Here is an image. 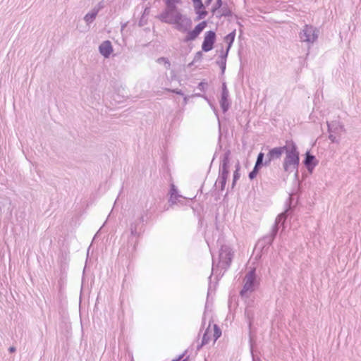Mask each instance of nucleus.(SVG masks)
<instances>
[{
    "label": "nucleus",
    "mask_w": 361,
    "mask_h": 361,
    "mask_svg": "<svg viewBox=\"0 0 361 361\" xmlns=\"http://www.w3.org/2000/svg\"><path fill=\"white\" fill-rule=\"evenodd\" d=\"M286 157L283 162V168L286 171H297L299 164V152L293 142H287L285 146Z\"/></svg>",
    "instance_id": "1"
},
{
    "label": "nucleus",
    "mask_w": 361,
    "mask_h": 361,
    "mask_svg": "<svg viewBox=\"0 0 361 361\" xmlns=\"http://www.w3.org/2000/svg\"><path fill=\"white\" fill-rule=\"evenodd\" d=\"M216 39V34L213 31H208L205 33L202 49L204 51H209L213 49Z\"/></svg>",
    "instance_id": "2"
},
{
    "label": "nucleus",
    "mask_w": 361,
    "mask_h": 361,
    "mask_svg": "<svg viewBox=\"0 0 361 361\" xmlns=\"http://www.w3.org/2000/svg\"><path fill=\"white\" fill-rule=\"evenodd\" d=\"M316 38V31L312 26L306 25L300 33V39L304 42H314Z\"/></svg>",
    "instance_id": "3"
},
{
    "label": "nucleus",
    "mask_w": 361,
    "mask_h": 361,
    "mask_svg": "<svg viewBox=\"0 0 361 361\" xmlns=\"http://www.w3.org/2000/svg\"><path fill=\"white\" fill-rule=\"evenodd\" d=\"M255 279V270L250 271L247 274H246L245 279H244V286L243 288L242 289L240 294L243 295L244 293H245L247 291L252 290L254 281Z\"/></svg>",
    "instance_id": "4"
},
{
    "label": "nucleus",
    "mask_w": 361,
    "mask_h": 361,
    "mask_svg": "<svg viewBox=\"0 0 361 361\" xmlns=\"http://www.w3.org/2000/svg\"><path fill=\"white\" fill-rule=\"evenodd\" d=\"M207 27V23L206 21H202V23H199L193 30L188 32L185 41H191L195 39L200 34V32Z\"/></svg>",
    "instance_id": "5"
},
{
    "label": "nucleus",
    "mask_w": 361,
    "mask_h": 361,
    "mask_svg": "<svg viewBox=\"0 0 361 361\" xmlns=\"http://www.w3.org/2000/svg\"><path fill=\"white\" fill-rule=\"evenodd\" d=\"M283 151H285V147H275L271 149L267 154L269 162H270L274 159L280 158Z\"/></svg>",
    "instance_id": "6"
},
{
    "label": "nucleus",
    "mask_w": 361,
    "mask_h": 361,
    "mask_svg": "<svg viewBox=\"0 0 361 361\" xmlns=\"http://www.w3.org/2000/svg\"><path fill=\"white\" fill-rule=\"evenodd\" d=\"M100 53L105 57H108L113 51L111 44L109 41L104 42L99 46Z\"/></svg>",
    "instance_id": "7"
},
{
    "label": "nucleus",
    "mask_w": 361,
    "mask_h": 361,
    "mask_svg": "<svg viewBox=\"0 0 361 361\" xmlns=\"http://www.w3.org/2000/svg\"><path fill=\"white\" fill-rule=\"evenodd\" d=\"M194 7L196 11V13L199 16V18H204L207 12L204 9V6L201 0L193 2Z\"/></svg>",
    "instance_id": "8"
},
{
    "label": "nucleus",
    "mask_w": 361,
    "mask_h": 361,
    "mask_svg": "<svg viewBox=\"0 0 361 361\" xmlns=\"http://www.w3.org/2000/svg\"><path fill=\"white\" fill-rule=\"evenodd\" d=\"M213 339L214 342H215L221 335V331L220 329L217 326V325H214L213 326Z\"/></svg>",
    "instance_id": "9"
},
{
    "label": "nucleus",
    "mask_w": 361,
    "mask_h": 361,
    "mask_svg": "<svg viewBox=\"0 0 361 361\" xmlns=\"http://www.w3.org/2000/svg\"><path fill=\"white\" fill-rule=\"evenodd\" d=\"M314 159V156H312L309 153H307L306 154V159H305V164L307 166H310L311 164L312 161Z\"/></svg>",
    "instance_id": "10"
},
{
    "label": "nucleus",
    "mask_w": 361,
    "mask_h": 361,
    "mask_svg": "<svg viewBox=\"0 0 361 361\" xmlns=\"http://www.w3.org/2000/svg\"><path fill=\"white\" fill-rule=\"evenodd\" d=\"M263 157H264V154L260 152L258 154V157H257V161H256V164H255L256 167H258V166L260 165L262 163Z\"/></svg>",
    "instance_id": "11"
},
{
    "label": "nucleus",
    "mask_w": 361,
    "mask_h": 361,
    "mask_svg": "<svg viewBox=\"0 0 361 361\" xmlns=\"http://www.w3.org/2000/svg\"><path fill=\"white\" fill-rule=\"evenodd\" d=\"M210 332H211L210 329L207 330L206 333L204 334V335L203 336L202 344H205L207 343V338L209 337V334H210Z\"/></svg>",
    "instance_id": "12"
},
{
    "label": "nucleus",
    "mask_w": 361,
    "mask_h": 361,
    "mask_svg": "<svg viewBox=\"0 0 361 361\" xmlns=\"http://www.w3.org/2000/svg\"><path fill=\"white\" fill-rule=\"evenodd\" d=\"M240 170V166L238 164L237 167H236V170L234 173V175H233V179H234V181H235L236 180H238L239 178V171Z\"/></svg>",
    "instance_id": "13"
},
{
    "label": "nucleus",
    "mask_w": 361,
    "mask_h": 361,
    "mask_svg": "<svg viewBox=\"0 0 361 361\" xmlns=\"http://www.w3.org/2000/svg\"><path fill=\"white\" fill-rule=\"evenodd\" d=\"M257 173V167L255 166L253 171L250 173L249 176L251 179L254 178Z\"/></svg>",
    "instance_id": "14"
},
{
    "label": "nucleus",
    "mask_w": 361,
    "mask_h": 361,
    "mask_svg": "<svg viewBox=\"0 0 361 361\" xmlns=\"http://www.w3.org/2000/svg\"><path fill=\"white\" fill-rule=\"evenodd\" d=\"M180 0H166L169 6H173L175 4L180 2Z\"/></svg>",
    "instance_id": "15"
},
{
    "label": "nucleus",
    "mask_w": 361,
    "mask_h": 361,
    "mask_svg": "<svg viewBox=\"0 0 361 361\" xmlns=\"http://www.w3.org/2000/svg\"><path fill=\"white\" fill-rule=\"evenodd\" d=\"M234 36H235V34L234 33H231V34H229L226 37V40H231V42H232L234 39Z\"/></svg>",
    "instance_id": "16"
},
{
    "label": "nucleus",
    "mask_w": 361,
    "mask_h": 361,
    "mask_svg": "<svg viewBox=\"0 0 361 361\" xmlns=\"http://www.w3.org/2000/svg\"><path fill=\"white\" fill-rule=\"evenodd\" d=\"M94 18V15H91V16H90V15H89V14L86 15V16H85V20H86L87 21H89L90 20H92V19H93Z\"/></svg>",
    "instance_id": "17"
},
{
    "label": "nucleus",
    "mask_w": 361,
    "mask_h": 361,
    "mask_svg": "<svg viewBox=\"0 0 361 361\" xmlns=\"http://www.w3.org/2000/svg\"><path fill=\"white\" fill-rule=\"evenodd\" d=\"M159 61H164V63L168 64V66H170L169 62L164 58H161L159 60Z\"/></svg>",
    "instance_id": "18"
},
{
    "label": "nucleus",
    "mask_w": 361,
    "mask_h": 361,
    "mask_svg": "<svg viewBox=\"0 0 361 361\" xmlns=\"http://www.w3.org/2000/svg\"><path fill=\"white\" fill-rule=\"evenodd\" d=\"M173 361H188V359L187 358L183 359V357L181 356L178 360H173Z\"/></svg>",
    "instance_id": "19"
},
{
    "label": "nucleus",
    "mask_w": 361,
    "mask_h": 361,
    "mask_svg": "<svg viewBox=\"0 0 361 361\" xmlns=\"http://www.w3.org/2000/svg\"><path fill=\"white\" fill-rule=\"evenodd\" d=\"M176 16H177V18H178V20H181L182 16L180 13H177Z\"/></svg>",
    "instance_id": "20"
},
{
    "label": "nucleus",
    "mask_w": 361,
    "mask_h": 361,
    "mask_svg": "<svg viewBox=\"0 0 361 361\" xmlns=\"http://www.w3.org/2000/svg\"><path fill=\"white\" fill-rule=\"evenodd\" d=\"M9 350L11 352H14L15 351V348H13V347L10 348Z\"/></svg>",
    "instance_id": "21"
},
{
    "label": "nucleus",
    "mask_w": 361,
    "mask_h": 361,
    "mask_svg": "<svg viewBox=\"0 0 361 361\" xmlns=\"http://www.w3.org/2000/svg\"><path fill=\"white\" fill-rule=\"evenodd\" d=\"M173 195H174V194H173V193H171V199H172V197H173Z\"/></svg>",
    "instance_id": "22"
}]
</instances>
